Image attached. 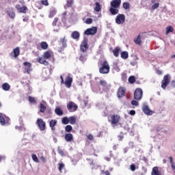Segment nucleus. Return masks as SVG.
Instances as JSON below:
<instances>
[{
  "instance_id": "nucleus-1",
  "label": "nucleus",
  "mask_w": 175,
  "mask_h": 175,
  "mask_svg": "<svg viewBox=\"0 0 175 175\" xmlns=\"http://www.w3.org/2000/svg\"><path fill=\"white\" fill-rule=\"evenodd\" d=\"M121 5V0H112L111 1V8L109 9L110 13L113 16H116V14H118V12L120 10L118 8Z\"/></svg>"
},
{
  "instance_id": "nucleus-2",
  "label": "nucleus",
  "mask_w": 175,
  "mask_h": 175,
  "mask_svg": "<svg viewBox=\"0 0 175 175\" xmlns=\"http://www.w3.org/2000/svg\"><path fill=\"white\" fill-rule=\"evenodd\" d=\"M109 72H110V66H109L107 61H104L101 64V67L99 68V72L101 75H107Z\"/></svg>"
},
{
  "instance_id": "nucleus-3",
  "label": "nucleus",
  "mask_w": 175,
  "mask_h": 175,
  "mask_svg": "<svg viewBox=\"0 0 175 175\" xmlns=\"http://www.w3.org/2000/svg\"><path fill=\"white\" fill-rule=\"evenodd\" d=\"M0 124L2 126H8L10 124V118L0 113Z\"/></svg>"
},
{
  "instance_id": "nucleus-4",
  "label": "nucleus",
  "mask_w": 175,
  "mask_h": 175,
  "mask_svg": "<svg viewBox=\"0 0 175 175\" xmlns=\"http://www.w3.org/2000/svg\"><path fill=\"white\" fill-rule=\"evenodd\" d=\"M169 83H170V75L167 74L164 76L163 79L161 81V88H163V90H166V88L169 85Z\"/></svg>"
},
{
  "instance_id": "nucleus-5",
  "label": "nucleus",
  "mask_w": 175,
  "mask_h": 175,
  "mask_svg": "<svg viewBox=\"0 0 175 175\" xmlns=\"http://www.w3.org/2000/svg\"><path fill=\"white\" fill-rule=\"evenodd\" d=\"M143 98V90L140 88H137L134 92V99L140 100Z\"/></svg>"
},
{
  "instance_id": "nucleus-6",
  "label": "nucleus",
  "mask_w": 175,
  "mask_h": 175,
  "mask_svg": "<svg viewBox=\"0 0 175 175\" xmlns=\"http://www.w3.org/2000/svg\"><path fill=\"white\" fill-rule=\"evenodd\" d=\"M116 23L118 25H121L125 23V15L124 14H119L116 18Z\"/></svg>"
},
{
  "instance_id": "nucleus-7",
  "label": "nucleus",
  "mask_w": 175,
  "mask_h": 175,
  "mask_svg": "<svg viewBox=\"0 0 175 175\" xmlns=\"http://www.w3.org/2000/svg\"><path fill=\"white\" fill-rule=\"evenodd\" d=\"M67 109L70 113H73V111H76L78 109L77 105L76 103L70 101L67 104Z\"/></svg>"
},
{
  "instance_id": "nucleus-8",
  "label": "nucleus",
  "mask_w": 175,
  "mask_h": 175,
  "mask_svg": "<svg viewBox=\"0 0 175 175\" xmlns=\"http://www.w3.org/2000/svg\"><path fill=\"white\" fill-rule=\"evenodd\" d=\"M80 50L81 53H87L88 50V39L85 38L80 46Z\"/></svg>"
},
{
  "instance_id": "nucleus-9",
  "label": "nucleus",
  "mask_w": 175,
  "mask_h": 175,
  "mask_svg": "<svg viewBox=\"0 0 175 175\" xmlns=\"http://www.w3.org/2000/svg\"><path fill=\"white\" fill-rule=\"evenodd\" d=\"M36 124L40 131H44L46 129V122L42 118H38L36 121Z\"/></svg>"
},
{
  "instance_id": "nucleus-10",
  "label": "nucleus",
  "mask_w": 175,
  "mask_h": 175,
  "mask_svg": "<svg viewBox=\"0 0 175 175\" xmlns=\"http://www.w3.org/2000/svg\"><path fill=\"white\" fill-rule=\"evenodd\" d=\"M100 85L103 88V91H107L111 88V85H110V83H107V82L104 79H101L100 81Z\"/></svg>"
},
{
  "instance_id": "nucleus-11",
  "label": "nucleus",
  "mask_w": 175,
  "mask_h": 175,
  "mask_svg": "<svg viewBox=\"0 0 175 175\" xmlns=\"http://www.w3.org/2000/svg\"><path fill=\"white\" fill-rule=\"evenodd\" d=\"M72 83H73V78L70 77V74H68V75L65 79L64 84H65L67 88H70V87H72Z\"/></svg>"
},
{
  "instance_id": "nucleus-12",
  "label": "nucleus",
  "mask_w": 175,
  "mask_h": 175,
  "mask_svg": "<svg viewBox=\"0 0 175 175\" xmlns=\"http://www.w3.org/2000/svg\"><path fill=\"white\" fill-rule=\"evenodd\" d=\"M97 31H98V27H92V28L87 29L85 31L84 34L88 36L95 35V33H96Z\"/></svg>"
},
{
  "instance_id": "nucleus-13",
  "label": "nucleus",
  "mask_w": 175,
  "mask_h": 175,
  "mask_svg": "<svg viewBox=\"0 0 175 175\" xmlns=\"http://www.w3.org/2000/svg\"><path fill=\"white\" fill-rule=\"evenodd\" d=\"M163 171L159 167H154L152 170L151 175H164Z\"/></svg>"
},
{
  "instance_id": "nucleus-14",
  "label": "nucleus",
  "mask_w": 175,
  "mask_h": 175,
  "mask_svg": "<svg viewBox=\"0 0 175 175\" xmlns=\"http://www.w3.org/2000/svg\"><path fill=\"white\" fill-rule=\"evenodd\" d=\"M126 92V90L125 88L120 87L118 88L117 92V96L118 98H124L125 96V92Z\"/></svg>"
},
{
  "instance_id": "nucleus-15",
  "label": "nucleus",
  "mask_w": 175,
  "mask_h": 175,
  "mask_svg": "<svg viewBox=\"0 0 175 175\" xmlns=\"http://www.w3.org/2000/svg\"><path fill=\"white\" fill-rule=\"evenodd\" d=\"M111 124L113 126H114V125H116L120 121V120H121V118L118 115H113L111 117Z\"/></svg>"
},
{
  "instance_id": "nucleus-16",
  "label": "nucleus",
  "mask_w": 175,
  "mask_h": 175,
  "mask_svg": "<svg viewBox=\"0 0 175 175\" xmlns=\"http://www.w3.org/2000/svg\"><path fill=\"white\" fill-rule=\"evenodd\" d=\"M142 111H144V113L145 114H146V116H152V111L151 109H150V107H148V105H143L142 107Z\"/></svg>"
},
{
  "instance_id": "nucleus-17",
  "label": "nucleus",
  "mask_w": 175,
  "mask_h": 175,
  "mask_svg": "<svg viewBox=\"0 0 175 175\" xmlns=\"http://www.w3.org/2000/svg\"><path fill=\"white\" fill-rule=\"evenodd\" d=\"M25 66V70H26L27 73H29L32 70V65L31 63L25 62L23 63Z\"/></svg>"
},
{
  "instance_id": "nucleus-18",
  "label": "nucleus",
  "mask_w": 175,
  "mask_h": 175,
  "mask_svg": "<svg viewBox=\"0 0 175 175\" xmlns=\"http://www.w3.org/2000/svg\"><path fill=\"white\" fill-rule=\"evenodd\" d=\"M7 14L10 18L14 19L16 18V14L14 13V10H13V8H9L7 10Z\"/></svg>"
},
{
  "instance_id": "nucleus-19",
  "label": "nucleus",
  "mask_w": 175,
  "mask_h": 175,
  "mask_svg": "<svg viewBox=\"0 0 175 175\" xmlns=\"http://www.w3.org/2000/svg\"><path fill=\"white\" fill-rule=\"evenodd\" d=\"M66 142H70L73 140V135L72 133H66L64 135Z\"/></svg>"
},
{
  "instance_id": "nucleus-20",
  "label": "nucleus",
  "mask_w": 175,
  "mask_h": 175,
  "mask_svg": "<svg viewBox=\"0 0 175 175\" xmlns=\"http://www.w3.org/2000/svg\"><path fill=\"white\" fill-rule=\"evenodd\" d=\"M14 58H17L20 55V48L16 47L14 49L13 52L10 54V55H13Z\"/></svg>"
},
{
  "instance_id": "nucleus-21",
  "label": "nucleus",
  "mask_w": 175,
  "mask_h": 175,
  "mask_svg": "<svg viewBox=\"0 0 175 175\" xmlns=\"http://www.w3.org/2000/svg\"><path fill=\"white\" fill-rule=\"evenodd\" d=\"M57 120H51L49 122V126L51 129V131H55V126L57 125Z\"/></svg>"
},
{
  "instance_id": "nucleus-22",
  "label": "nucleus",
  "mask_w": 175,
  "mask_h": 175,
  "mask_svg": "<svg viewBox=\"0 0 175 175\" xmlns=\"http://www.w3.org/2000/svg\"><path fill=\"white\" fill-rule=\"evenodd\" d=\"M71 38H72V39H75V40H79L80 38V33H79V31H73L71 33Z\"/></svg>"
},
{
  "instance_id": "nucleus-23",
  "label": "nucleus",
  "mask_w": 175,
  "mask_h": 175,
  "mask_svg": "<svg viewBox=\"0 0 175 175\" xmlns=\"http://www.w3.org/2000/svg\"><path fill=\"white\" fill-rule=\"evenodd\" d=\"M38 62H39V64L44 65L45 66H48L49 65V62L46 61V59L44 57H39L38 59Z\"/></svg>"
},
{
  "instance_id": "nucleus-24",
  "label": "nucleus",
  "mask_w": 175,
  "mask_h": 175,
  "mask_svg": "<svg viewBox=\"0 0 175 175\" xmlns=\"http://www.w3.org/2000/svg\"><path fill=\"white\" fill-rule=\"evenodd\" d=\"M87 53H81L79 61L81 62H85V61H87Z\"/></svg>"
},
{
  "instance_id": "nucleus-25",
  "label": "nucleus",
  "mask_w": 175,
  "mask_h": 175,
  "mask_svg": "<svg viewBox=\"0 0 175 175\" xmlns=\"http://www.w3.org/2000/svg\"><path fill=\"white\" fill-rule=\"evenodd\" d=\"M55 113L57 116H64V111L59 107H55Z\"/></svg>"
},
{
  "instance_id": "nucleus-26",
  "label": "nucleus",
  "mask_w": 175,
  "mask_h": 175,
  "mask_svg": "<svg viewBox=\"0 0 175 175\" xmlns=\"http://www.w3.org/2000/svg\"><path fill=\"white\" fill-rule=\"evenodd\" d=\"M15 129L19 131V132H25V131H27V129L24 126V124L21 126H16Z\"/></svg>"
},
{
  "instance_id": "nucleus-27",
  "label": "nucleus",
  "mask_w": 175,
  "mask_h": 175,
  "mask_svg": "<svg viewBox=\"0 0 175 175\" xmlns=\"http://www.w3.org/2000/svg\"><path fill=\"white\" fill-rule=\"evenodd\" d=\"M55 14H57V10H55V8H51L49 12V18H53V17H54Z\"/></svg>"
},
{
  "instance_id": "nucleus-28",
  "label": "nucleus",
  "mask_w": 175,
  "mask_h": 175,
  "mask_svg": "<svg viewBox=\"0 0 175 175\" xmlns=\"http://www.w3.org/2000/svg\"><path fill=\"white\" fill-rule=\"evenodd\" d=\"M2 88L4 91H9V90H10V85L8 83H5L2 85Z\"/></svg>"
},
{
  "instance_id": "nucleus-29",
  "label": "nucleus",
  "mask_w": 175,
  "mask_h": 175,
  "mask_svg": "<svg viewBox=\"0 0 175 175\" xmlns=\"http://www.w3.org/2000/svg\"><path fill=\"white\" fill-rule=\"evenodd\" d=\"M68 120H69V123L71 125H75V124H76V117L70 116V118H68Z\"/></svg>"
},
{
  "instance_id": "nucleus-30",
  "label": "nucleus",
  "mask_w": 175,
  "mask_h": 175,
  "mask_svg": "<svg viewBox=\"0 0 175 175\" xmlns=\"http://www.w3.org/2000/svg\"><path fill=\"white\" fill-rule=\"evenodd\" d=\"M134 42L135 44H142V36L139 35L137 38L134 40Z\"/></svg>"
},
{
  "instance_id": "nucleus-31",
  "label": "nucleus",
  "mask_w": 175,
  "mask_h": 175,
  "mask_svg": "<svg viewBox=\"0 0 175 175\" xmlns=\"http://www.w3.org/2000/svg\"><path fill=\"white\" fill-rule=\"evenodd\" d=\"M128 57H129V55L127 51H123L121 53V58H122V59H128Z\"/></svg>"
},
{
  "instance_id": "nucleus-32",
  "label": "nucleus",
  "mask_w": 175,
  "mask_h": 175,
  "mask_svg": "<svg viewBox=\"0 0 175 175\" xmlns=\"http://www.w3.org/2000/svg\"><path fill=\"white\" fill-rule=\"evenodd\" d=\"M43 57L45 59H49V58L51 57V52L50 51H46L44 55H43Z\"/></svg>"
},
{
  "instance_id": "nucleus-33",
  "label": "nucleus",
  "mask_w": 175,
  "mask_h": 175,
  "mask_svg": "<svg viewBox=\"0 0 175 175\" xmlns=\"http://www.w3.org/2000/svg\"><path fill=\"white\" fill-rule=\"evenodd\" d=\"M40 46L42 50H47L49 49V44L46 42H42Z\"/></svg>"
},
{
  "instance_id": "nucleus-34",
  "label": "nucleus",
  "mask_w": 175,
  "mask_h": 175,
  "mask_svg": "<svg viewBox=\"0 0 175 175\" xmlns=\"http://www.w3.org/2000/svg\"><path fill=\"white\" fill-rule=\"evenodd\" d=\"M68 123H69V118L68 117L62 118V124H63L64 125H68Z\"/></svg>"
},
{
  "instance_id": "nucleus-35",
  "label": "nucleus",
  "mask_w": 175,
  "mask_h": 175,
  "mask_svg": "<svg viewBox=\"0 0 175 175\" xmlns=\"http://www.w3.org/2000/svg\"><path fill=\"white\" fill-rule=\"evenodd\" d=\"M120 50H121L119 47H116L113 51V55L115 57H118L119 54H120Z\"/></svg>"
},
{
  "instance_id": "nucleus-36",
  "label": "nucleus",
  "mask_w": 175,
  "mask_h": 175,
  "mask_svg": "<svg viewBox=\"0 0 175 175\" xmlns=\"http://www.w3.org/2000/svg\"><path fill=\"white\" fill-rule=\"evenodd\" d=\"M174 31V29L172 26H168L166 27V35H168V33H170V32H173Z\"/></svg>"
},
{
  "instance_id": "nucleus-37",
  "label": "nucleus",
  "mask_w": 175,
  "mask_h": 175,
  "mask_svg": "<svg viewBox=\"0 0 175 175\" xmlns=\"http://www.w3.org/2000/svg\"><path fill=\"white\" fill-rule=\"evenodd\" d=\"M123 8H124L125 10H128L129 9H131V4H129V2H124Z\"/></svg>"
},
{
  "instance_id": "nucleus-38",
  "label": "nucleus",
  "mask_w": 175,
  "mask_h": 175,
  "mask_svg": "<svg viewBox=\"0 0 175 175\" xmlns=\"http://www.w3.org/2000/svg\"><path fill=\"white\" fill-rule=\"evenodd\" d=\"M65 131L66 132H68V133H70V132H72V131H73V127H72V126L70 125H67L65 127Z\"/></svg>"
},
{
  "instance_id": "nucleus-39",
  "label": "nucleus",
  "mask_w": 175,
  "mask_h": 175,
  "mask_svg": "<svg viewBox=\"0 0 175 175\" xmlns=\"http://www.w3.org/2000/svg\"><path fill=\"white\" fill-rule=\"evenodd\" d=\"M31 158H32L33 162H36V163H39V158H38V156H36V154H33L31 155Z\"/></svg>"
},
{
  "instance_id": "nucleus-40",
  "label": "nucleus",
  "mask_w": 175,
  "mask_h": 175,
  "mask_svg": "<svg viewBox=\"0 0 175 175\" xmlns=\"http://www.w3.org/2000/svg\"><path fill=\"white\" fill-rule=\"evenodd\" d=\"M40 113H44L46 111V107L42 103L40 104Z\"/></svg>"
},
{
  "instance_id": "nucleus-41",
  "label": "nucleus",
  "mask_w": 175,
  "mask_h": 175,
  "mask_svg": "<svg viewBox=\"0 0 175 175\" xmlns=\"http://www.w3.org/2000/svg\"><path fill=\"white\" fill-rule=\"evenodd\" d=\"M135 81H136V78L135 77V76L129 77V83H130L131 84H133V83H135Z\"/></svg>"
},
{
  "instance_id": "nucleus-42",
  "label": "nucleus",
  "mask_w": 175,
  "mask_h": 175,
  "mask_svg": "<svg viewBox=\"0 0 175 175\" xmlns=\"http://www.w3.org/2000/svg\"><path fill=\"white\" fill-rule=\"evenodd\" d=\"M95 12H100V4L98 2L96 3V6L94 8Z\"/></svg>"
},
{
  "instance_id": "nucleus-43",
  "label": "nucleus",
  "mask_w": 175,
  "mask_h": 175,
  "mask_svg": "<svg viewBox=\"0 0 175 175\" xmlns=\"http://www.w3.org/2000/svg\"><path fill=\"white\" fill-rule=\"evenodd\" d=\"M21 13H27L28 8L26 6H23L22 8H19Z\"/></svg>"
},
{
  "instance_id": "nucleus-44",
  "label": "nucleus",
  "mask_w": 175,
  "mask_h": 175,
  "mask_svg": "<svg viewBox=\"0 0 175 175\" xmlns=\"http://www.w3.org/2000/svg\"><path fill=\"white\" fill-rule=\"evenodd\" d=\"M58 165H59V171L60 172H62V169H64V167H65V164H64V163H59Z\"/></svg>"
},
{
  "instance_id": "nucleus-45",
  "label": "nucleus",
  "mask_w": 175,
  "mask_h": 175,
  "mask_svg": "<svg viewBox=\"0 0 175 175\" xmlns=\"http://www.w3.org/2000/svg\"><path fill=\"white\" fill-rule=\"evenodd\" d=\"M61 43L64 48L66 47V40H65V37L64 38L60 39Z\"/></svg>"
},
{
  "instance_id": "nucleus-46",
  "label": "nucleus",
  "mask_w": 175,
  "mask_h": 175,
  "mask_svg": "<svg viewBox=\"0 0 175 175\" xmlns=\"http://www.w3.org/2000/svg\"><path fill=\"white\" fill-rule=\"evenodd\" d=\"M159 8V3H156L153 5H152V10H155V9H158Z\"/></svg>"
},
{
  "instance_id": "nucleus-47",
  "label": "nucleus",
  "mask_w": 175,
  "mask_h": 175,
  "mask_svg": "<svg viewBox=\"0 0 175 175\" xmlns=\"http://www.w3.org/2000/svg\"><path fill=\"white\" fill-rule=\"evenodd\" d=\"M41 3H42V5H44V6H49V1L48 0H42Z\"/></svg>"
},
{
  "instance_id": "nucleus-48",
  "label": "nucleus",
  "mask_w": 175,
  "mask_h": 175,
  "mask_svg": "<svg viewBox=\"0 0 175 175\" xmlns=\"http://www.w3.org/2000/svg\"><path fill=\"white\" fill-rule=\"evenodd\" d=\"M73 5V0H67V6L70 8Z\"/></svg>"
},
{
  "instance_id": "nucleus-49",
  "label": "nucleus",
  "mask_w": 175,
  "mask_h": 175,
  "mask_svg": "<svg viewBox=\"0 0 175 175\" xmlns=\"http://www.w3.org/2000/svg\"><path fill=\"white\" fill-rule=\"evenodd\" d=\"M57 23H58V18H55L52 23L53 27H57Z\"/></svg>"
},
{
  "instance_id": "nucleus-50",
  "label": "nucleus",
  "mask_w": 175,
  "mask_h": 175,
  "mask_svg": "<svg viewBox=\"0 0 175 175\" xmlns=\"http://www.w3.org/2000/svg\"><path fill=\"white\" fill-rule=\"evenodd\" d=\"M57 152L59 154V155H62V157H64V151H62V149H60L59 147L57 148Z\"/></svg>"
},
{
  "instance_id": "nucleus-51",
  "label": "nucleus",
  "mask_w": 175,
  "mask_h": 175,
  "mask_svg": "<svg viewBox=\"0 0 175 175\" xmlns=\"http://www.w3.org/2000/svg\"><path fill=\"white\" fill-rule=\"evenodd\" d=\"M29 101L30 102V103H35V98L32 97V96H29Z\"/></svg>"
},
{
  "instance_id": "nucleus-52",
  "label": "nucleus",
  "mask_w": 175,
  "mask_h": 175,
  "mask_svg": "<svg viewBox=\"0 0 175 175\" xmlns=\"http://www.w3.org/2000/svg\"><path fill=\"white\" fill-rule=\"evenodd\" d=\"M130 169L132 172H135V170H136V165H135V164H131Z\"/></svg>"
},
{
  "instance_id": "nucleus-53",
  "label": "nucleus",
  "mask_w": 175,
  "mask_h": 175,
  "mask_svg": "<svg viewBox=\"0 0 175 175\" xmlns=\"http://www.w3.org/2000/svg\"><path fill=\"white\" fill-rule=\"evenodd\" d=\"M86 24H92V18H88L85 21Z\"/></svg>"
},
{
  "instance_id": "nucleus-54",
  "label": "nucleus",
  "mask_w": 175,
  "mask_h": 175,
  "mask_svg": "<svg viewBox=\"0 0 175 175\" xmlns=\"http://www.w3.org/2000/svg\"><path fill=\"white\" fill-rule=\"evenodd\" d=\"M131 105H133V106H139V102L133 100L131 101Z\"/></svg>"
},
{
  "instance_id": "nucleus-55",
  "label": "nucleus",
  "mask_w": 175,
  "mask_h": 175,
  "mask_svg": "<svg viewBox=\"0 0 175 175\" xmlns=\"http://www.w3.org/2000/svg\"><path fill=\"white\" fill-rule=\"evenodd\" d=\"M65 16H66V12H64L63 14V16H62V21H63L64 23H65L66 21V18H65Z\"/></svg>"
},
{
  "instance_id": "nucleus-56",
  "label": "nucleus",
  "mask_w": 175,
  "mask_h": 175,
  "mask_svg": "<svg viewBox=\"0 0 175 175\" xmlns=\"http://www.w3.org/2000/svg\"><path fill=\"white\" fill-rule=\"evenodd\" d=\"M40 160L42 161V162H43L44 163H46V157H43V156H42L41 157H40Z\"/></svg>"
},
{
  "instance_id": "nucleus-57",
  "label": "nucleus",
  "mask_w": 175,
  "mask_h": 175,
  "mask_svg": "<svg viewBox=\"0 0 175 175\" xmlns=\"http://www.w3.org/2000/svg\"><path fill=\"white\" fill-rule=\"evenodd\" d=\"M161 129H162L157 127V128L153 129V130H151V132H158V131H161Z\"/></svg>"
},
{
  "instance_id": "nucleus-58",
  "label": "nucleus",
  "mask_w": 175,
  "mask_h": 175,
  "mask_svg": "<svg viewBox=\"0 0 175 175\" xmlns=\"http://www.w3.org/2000/svg\"><path fill=\"white\" fill-rule=\"evenodd\" d=\"M129 114L130 116H135V114H136V111L135 110H131Z\"/></svg>"
},
{
  "instance_id": "nucleus-59",
  "label": "nucleus",
  "mask_w": 175,
  "mask_h": 175,
  "mask_svg": "<svg viewBox=\"0 0 175 175\" xmlns=\"http://www.w3.org/2000/svg\"><path fill=\"white\" fill-rule=\"evenodd\" d=\"M88 139L89 140H93V139H94V135H91V134L88 135Z\"/></svg>"
},
{
  "instance_id": "nucleus-60",
  "label": "nucleus",
  "mask_w": 175,
  "mask_h": 175,
  "mask_svg": "<svg viewBox=\"0 0 175 175\" xmlns=\"http://www.w3.org/2000/svg\"><path fill=\"white\" fill-rule=\"evenodd\" d=\"M114 69L115 70H116V72H120V69L119 66H114Z\"/></svg>"
},
{
  "instance_id": "nucleus-61",
  "label": "nucleus",
  "mask_w": 175,
  "mask_h": 175,
  "mask_svg": "<svg viewBox=\"0 0 175 175\" xmlns=\"http://www.w3.org/2000/svg\"><path fill=\"white\" fill-rule=\"evenodd\" d=\"M171 167L172 170H175V164L174 163H171Z\"/></svg>"
},
{
  "instance_id": "nucleus-62",
  "label": "nucleus",
  "mask_w": 175,
  "mask_h": 175,
  "mask_svg": "<svg viewBox=\"0 0 175 175\" xmlns=\"http://www.w3.org/2000/svg\"><path fill=\"white\" fill-rule=\"evenodd\" d=\"M60 79H61V83H62V84H64V83L65 81H64V77H62V75L60 76Z\"/></svg>"
},
{
  "instance_id": "nucleus-63",
  "label": "nucleus",
  "mask_w": 175,
  "mask_h": 175,
  "mask_svg": "<svg viewBox=\"0 0 175 175\" xmlns=\"http://www.w3.org/2000/svg\"><path fill=\"white\" fill-rule=\"evenodd\" d=\"M171 85H172V87H175V81H172L171 82Z\"/></svg>"
},
{
  "instance_id": "nucleus-64",
  "label": "nucleus",
  "mask_w": 175,
  "mask_h": 175,
  "mask_svg": "<svg viewBox=\"0 0 175 175\" xmlns=\"http://www.w3.org/2000/svg\"><path fill=\"white\" fill-rule=\"evenodd\" d=\"M104 174H105V175H110V172H109L108 170L105 171V172H104Z\"/></svg>"
}]
</instances>
